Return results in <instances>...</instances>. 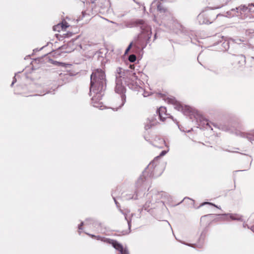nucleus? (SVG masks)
<instances>
[{
	"label": "nucleus",
	"mask_w": 254,
	"mask_h": 254,
	"mask_svg": "<svg viewBox=\"0 0 254 254\" xmlns=\"http://www.w3.org/2000/svg\"><path fill=\"white\" fill-rule=\"evenodd\" d=\"M168 101L169 103H171V104H175V103L176 102L174 99H170V98L168 99Z\"/></svg>",
	"instance_id": "obj_19"
},
{
	"label": "nucleus",
	"mask_w": 254,
	"mask_h": 254,
	"mask_svg": "<svg viewBox=\"0 0 254 254\" xmlns=\"http://www.w3.org/2000/svg\"><path fill=\"white\" fill-rule=\"evenodd\" d=\"M237 9L241 12L242 11L245 12L247 11L248 9V7L246 5H241Z\"/></svg>",
	"instance_id": "obj_12"
},
{
	"label": "nucleus",
	"mask_w": 254,
	"mask_h": 254,
	"mask_svg": "<svg viewBox=\"0 0 254 254\" xmlns=\"http://www.w3.org/2000/svg\"><path fill=\"white\" fill-rule=\"evenodd\" d=\"M166 153V151H162V152L160 153V155L159 156L156 157L155 159H158L159 158V157L164 155Z\"/></svg>",
	"instance_id": "obj_17"
},
{
	"label": "nucleus",
	"mask_w": 254,
	"mask_h": 254,
	"mask_svg": "<svg viewBox=\"0 0 254 254\" xmlns=\"http://www.w3.org/2000/svg\"><path fill=\"white\" fill-rule=\"evenodd\" d=\"M121 254H128L127 251L126 249H123V251L120 252Z\"/></svg>",
	"instance_id": "obj_18"
},
{
	"label": "nucleus",
	"mask_w": 254,
	"mask_h": 254,
	"mask_svg": "<svg viewBox=\"0 0 254 254\" xmlns=\"http://www.w3.org/2000/svg\"><path fill=\"white\" fill-rule=\"evenodd\" d=\"M130 68H134V65H130Z\"/></svg>",
	"instance_id": "obj_21"
},
{
	"label": "nucleus",
	"mask_w": 254,
	"mask_h": 254,
	"mask_svg": "<svg viewBox=\"0 0 254 254\" xmlns=\"http://www.w3.org/2000/svg\"><path fill=\"white\" fill-rule=\"evenodd\" d=\"M136 57L135 55H131L128 57V60L130 62H134L136 61Z\"/></svg>",
	"instance_id": "obj_13"
},
{
	"label": "nucleus",
	"mask_w": 254,
	"mask_h": 254,
	"mask_svg": "<svg viewBox=\"0 0 254 254\" xmlns=\"http://www.w3.org/2000/svg\"><path fill=\"white\" fill-rule=\"evenodd\" d=\"M157 10L160 13H166L169 15H171V13L165 7H164L160 2L157 3Z\"/></svg>",
	"instance_id": "obj_7"
},
{
	"label": "nucleus",
	"mask_w": 254,
	"mask_h": 254,
	"mask_svg": "<svg viewBox=\"0 0 254 254\" xmlns=\"http://www.w3.org/2000/svg\"><path fill=\"white\" fill-rule=\"evenodd\" d=\"M166 108L163 107H160L158 110L160 119L162 121H164L166 119L169 118V115L166 114Z\"/></svg>",
	"instance_id": "obj_6"
},
{
	"label": "nucleus",
	"mask_w": 254,
	"mask_h": 254,
	"mask_svg": "<svg viewBox=\"0 0 254 254\" xmlns=\"http://www.w3.org/2000/svg\"><path fill=\"white\" fill-rule=\"evenodd\" d=\"M69 25L65 21H63L61 23H60L54 26H53V30L55 31L58 32H63L62 35H60V36L64 37V38H68L72 36L73 35L72 33L70 32H65L66 29L69 27Z\"/></svg>",
	"instance_id": "obj_3"
},
{
	"label": "nucleus",
	"mask_w": 254,
	"mask_h": 254,
	"mask_svg": "<svg viewBox=\"0 0 254 254\" xmlns=\"http://www.w3.org/2000/svg\"><path fill=\"white\" fill-rule=\"evenodd\" d=\"M236 62L240 64V66H242L246 64V57L244 56L241 55L238 56L236 58Z\"/></svg>",
	"instance_id": "obj_8"
},
{
	"label": "nucleus",
	"mask_w": 254,
	"mask_h": 254,
	"mask_svg": "<svg viewBox=\"0 0 254 254\" xmlns=\"http://www.w3.org/2000/svg\"><path fill=\"white\" fill-rule=\"evenodd\" d=\"M83 225V222H81L78 226V229L79 230H82V226Z\"/></svg>",
	"instance_id": "obj_20"
},
{
	"label": "nucleus",
	"mask_w": 254,
	"mask_h": 254,
	"mask_svg": "<svg viewBox=\"0 0 254 254\" xmlns=\"http://www.w3.org/2000/svg\"><path fill=\"white\" fill-rule=\"evenodd\" d=\"M204 204H209V205H212V206H213L214 207H217V206L216 205H215V204L211 203V202H203L201 204L200 206H202V205H204Z\"/></svg>",
	"instance_id": "obj_14"
},
{
	"label": "nucleus",
	"mask_w": 254,
	"mask_h": 254,
	"mask_svg": "<svg viewBox=\"0 0 254 254\" xmlns=\"http://www.w3.org/2000/svg\"><path fill=\"white\" fill-rule=\"evenodd\" d=\"M129 78L130 80L133 82V84H134L136 86L139 85L140 81L138 79L137 76L136 75V73H131L130 75Z\"/></svg>",
	"instance_id": "obj_9"
},
{
	"label": "nucleus",
	"mask_w": 254,
	"mask_h": 254,
	"mask_svg": "<svg viewBox=\"0 0 254 254\" xmlns=\"http://www.w3.org/2000/svg\"><path fill=\"white\" fill-rule=\"evenodd\" d=\"M133 44L132 43H131L129 46H128L127 48L126 49V52H125V54H127L128 51L130 50V49H131L132 46Z\"/></svg>",
	"instance_id": "obj_15"
},
{
	"label": "nucleus",
	"mask_w": 254,
	"mask_h": 254,
	"mask_svg": "<svg viewBox=\"0 0 254 254\" xmlns=\"http://www.w3.org/2000/svg\"><path fill=\"white\" fill-rule=\"evenodd\" d=\"M230 217L232 220H242V216H241L239 214H231Z\"/></svg>",
	"instance_id": "obj_11"
},
{
	"label": "nucleus",
	"mask_w": 254,
	"mask_h": 254,
	"mask_svg": "<svg viewBox=\"0 0 254 254\" xmlns=\"http://www.w3.org/2000/svg\"><path fill=\"white\" fill-rule=\"evenodd\" d=\"M252 58H253V59H254V57L253 56V57H252Z\"/></svg>",
	"instance_id": "obj_23"
},
{
	"label": "nucleus",
	"mask_w": 254,
	"mask_h": 254,
	"mask_svg": "<svg viewBox=\"0 0 254 254\" xmlns=\"http://www.w3.org/2000/svg\"><path fill=\"white\" fill-rule=\"evenodd\" d=\"M158 122L156 121L155 119H152L151 120L149 121V123H147L145 125V128L146 129H148L152 127L155 126L158 124Z\"/></svg>",
	"instance_id": "obj_10"
},
{
	"label": "nucleus",
	"mask_w": 254,
	"mask_h": 254,
	"mask_svg": "<svg viewBox=\"0 0 254 254\" xmlns=\"http://www.w3.org/2000/svg\"><path fill=\"white\" fill-rule=\"evenodd\" d=\"M152 144L155 147L158 148H162L163 147L164 145H165V140L158 136L157 135L155 136L151 140Z\"/></svg>",
	"instance_id": "obj_4"
},
{
	"label": "nucleus",
	"mask_w": 254,
	"mask_h": 254,
	"mask_svg": "<svg viewBox=\"0 0 254 254\" xmlns=\"http://www.w3.org/2000/svg\"><path fill=\"white\" fill-rule=\"evenodd\" d=\"M250 4H249V6H250ZM251 5H252V6H254V4H253V3H251Z\"/></svg>",
	"instance_id": "obj_22"
},
{
	"label": "nucleus",
	"mask_w": 254,
	"mask_h": 254,
	"mask_svg": "<svg viewBox=\"0 0 254 254\" xmlns=\"http://www.w3.org/2000/svg\"><path fill=\"white\" fill-rule=\"evenodd\" d=\"M104 242L111 244L115 249L120 252L121 251H123V249H124L123 246L121 244L119 243L117 241L114 240L106 239Z\"/></svg>",
	"instance_id": "obj_5"
},
{
	"label": "nucleus",
	"mask_w": 254,
	"mask_h": 254,
	"mask_svg": "<svg viewBox=\"0 0 254 254\" xmlns=\"http://www.w3.org/2000/svg\"><path fill=\"white\" fill-rule=\"evenodd\" d=\"M105 84V74L101 69H96L91 75L90 92L93 91L96 94H101V92L104 89Z\"/></svg>",
	"instance_id": "obj_1"
},
{
	"label": "nucleus",
	"mask_w": 254,
	"mask_h": 254,
	"mask_svg": "<svg viewBox=\"0 0 254 254\" xmlns=\"http://www.w3.org/2000/svg\"><path fill=\"white\" fill-rule=\"evenodd\" d=\"M121 97H122V103L120 107L122 106L124 104L125 101V99H126V97H125V95H122Z\"/></svg>",
	"instance_id": "obj_16"
},
{
	"label": "nucleus",
	"mask_w": 254,
	"mask_h": 254,
	"mask_svg": "<svg viewBox=\"0 0 254 254\" xmlns=\"http://www.w3.org/2000/svg\"><path fill=\"white\" fill-rule=\"evenodd\" d=\"M147 29L146 36L144 37V34L141 33L134 44V46L138 49H143L146 46V41L151 37L150 28L147 27Z\"/></svg>",
	"instance_id": "obj_2"
}]
</instances>
